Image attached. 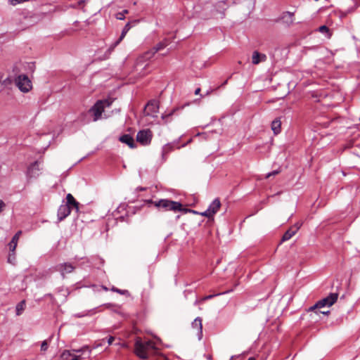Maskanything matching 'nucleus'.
Returning a JSON list of instances; mask_svg holds the SVG:
<instances>
[{"mask_svg": "<svg viewBox=\"0 0 360 360\" xmlns=\"http://www.w3.org/2000/svg\"><path fill=\"white\" fill-rule=\"evenodd\" d=\"M157 349L155 343L151 340L143 341L137 338L134 345V353L142 359H148L150 352Z\"/></svg>", "mask_w": 360, "mask_h": 360, "instance_id": "1", "label": "nucleus"}, {"mask_svg": "<svg viewBox=\"0 0 360 360\" xmlns=\"http://www.w3.org/2000/svg\"><path fill=\"white\" fill-rule=\"evenodd\" d=\"M148 202L153 203L156 207L165 211L179 212L183 210L182 205L180 202L167 199H161L158 201L150 200Z\"/></svg>", "mask_w": 360, "mask_h": 360, "instance_id": "2", "label": "nucleus"}, {"mask_svg": "<svg viewBox=\"0 0 360 360\" xmlns=\"http://www.w3.org/2000/svg\"><path fill=\"white\" fill-rule=\"evenodd\" d=\"M112 102V101L108 99L98 101L89 111L94 117L93 121L96 122L101 119L105 108L110 107Z\"/></svg>", "mask_w": 360, "mask_h": 360, "instance_id": "3", "label": "nucleus"}, {"mask_svg": "<svg viewBox=\"0 0 360 360\" xmlns=\"http://www.w3.org/2000/svg\"><path fill=\"white\" fill-rule=\"evenodd\" d=\"M169 44V41L165 39L163 41L159 42L155 46H154L152 49L146 51L143 54L140 56L136 60V65L139 63L146 62L150 60L153 56L159 51L162 50Z\"/></svg>", "mask_w": 360, "mask_h": 360, "instance_id": "4", "label": "nucleus"}, {"mask_svg": "<svg viewBox=\"0 0 360 360\" xmlns=\"http://www.w3.org/2000/svg\"><path fill=\"white\" fill-rule=\"evenodd\" d=\"M15 84L23 93H27L32 89L31 80L24 74H20L15 78Z\"/></svg>", "mask_w": 360, "mask_h": 360, "instance_id": "5", "label": "nucleus"}, {"mask_svg": "<svg viewBox=\"0 0 360 360\" xmlns=\"http://www.w3.org/2000/svg\"><path fill=\"white\" fill-rule=\"evenodd\" d=\"M88 347H84L82 349H77V350H65L62 354L61 357L63 360H82V358L81 357V354L76 355L73 352H77L79 354H82L85 350H88Z\"/></svg>", "mask_w": 360, "mask_h": 360, "instance_id": "6", "label": "nucleus"}, {"mask_svg": "<svg viewBox=\"0 0 360 360\" xmlns=\"http://www.w3.org/2000/svg\"><path fill=\"white\" fill-rule=\"evenodd\" d=\"M221 203L218 198L214 199L210 205L209 207L204 212H201L202 216L212 217L220 208Z\"/></svg>", "mask_w": 360, "mask_h": 360, "instance_id": "7", "label": "nucleus"}, {"mask_svg": "<svg viewBox=\"0 0 360 360\" xmlns=\"http://www.w3.org/2000/svg\"><path fill=\"white\" fill-rule=\"evenodd\" d=\"M152 139V132L149 129L142 130L138 132L136 140L142 145H148Z\"/></svg>", "mask_w": 360, "mask_h": 360, "instance_id": "8", "label": "nucleus"}, {"mask_svg": "<svg viewBox=\"0 0 360 360\" xmlns=\"http://www.w3.org/2000/svg\"><path fill=\"white\" fill-rule=\"evenodd\" d=\"M191 328L198 340H201L202 338V324L201 318H195L191 323Z\"/></svg>", "mask_w": 360, "mask_h": 360, "instance_id": "9", "label": "nucleus"}, {"mask_svg": "<svg viewBox=\"0 0 360 360\" xmlns=\"http://www.w3.org/2000/svg\"><path fill=\"white\" fill-rule=\"evenodd\" d=\"M39 162L36 161L28 167L27 172V177L29 179H35L39 176Z\"/></svg>", "mask_w": 360, "mask_h": 360, "instance_id": "10", "label": "nucleus"}, {"mask_svg": "<svg viewBox=\"0 0 360 360\" xmlns=\"http://www.w3.org/2000/svg\"><path fill=\"white\" fill-rule=\"evenodd\" d=\"M75 266L70 263H63L58 264L56 266V270L60 271L61 275L64 276L66 274H70L73 271Z\"/></svg>", "mask_w": 360, "mask_h": 360, "instance_id": "11", "label": "nucleus"}, {"mask_svg": "<svg viewBox=\"0 0 360 360\" xmlns=\"http://www.w3.org/2000/svg\"><path fill=\"white\" fill-rule=\"evenodd\" d=\"M71 210L68 205H61L58 210V219L62 221L70 214Z\"/></svg>", "mask_w": 360, "mask_h": 360, "instance_id": "12", "label": "nucleus"}, {"mask_svg": "<svg viewBox=\"0 0 360 360\" xmlns=\"http://www.w3.org/2000/svg\"><path fill=\"white\" fill-rule=\"evenodd\" d=\"M158 103L156 101H149L145 108L146 115H149L158 112Z\"/></svg>", "mask_w": 360, "mask_h": 360, "instance_id": "13", "label": "nucleus"}, {"mask_svg": "<svg viewBox=\"0 0 360 360\" xmlns=\"http://www.w3.org/2000/svg\"><path fill=\"white\" fill-rule=\"evenodd\" d=\"M281 20L288 26L293 24L294 13L286 11L282 13Z\"/></svg>", "mask_w": 360, "mask_h": 360, "instance_id": "14", "label": "nucleus"}, {"mask_svg": "<svg viewBox=\"0 0 360 360\" xmlns=\"http://www.w3.org/2000/svg\"><path fill=\"white\" fill-rule=\"evenodd\" d=\"M266 60V56L264 53H260L257 51H255L252 56V63L254 65H257L261 62H264Z\"/></svg>", "mask_w": 360, "mask_h": 360, "instance_id": "15", "label": "nucleus"}, {"mask_svg": "<svg viewBox=\"0 0 360 360\" xmlns=\"http://www.w3.org/2000/svg\"><path fill=\"white\" fill-rule=\"evenodd\" d=\"M119 140L123 143L129 146L131 148H134L136 147V143L133 137L129 134H124L121 136Z\"/></svg>", "mask_w": 360, "mask_h": 360, "instance_id": "16", "label": "nucleus"}, {"mask_svg": "<svg viewBox=\"0 0 360 360\" xmlns=\"http://www.w3.org/2000/svg\"><path fill=\"white\" fill-rule=\"evenodd\" d=\"M124 38V37H122V34L121 33L120 38L108 48V49L104 54L103 57L101 58V59H108L110 57L111 53L114 51L115 48L123 40Z\"/></svg>", "mask_w": 360, "mask_h": 360, "instance_id": "17", "label": "nucleus"}, {"mask_svg": "<svg viewBox=\"0 0 360 360\" xmlns=\"http://www.w3.org/2000/svg\"><path fill=\"white\" fill-rule=\"evenodd\" d=\"M67 202L65 205H68L71 208H75L77 212L79 211V202L76 201L72 194L68 193L66 196Z\"/></svg>", "mask_w": 360, "mask_h": 360, "instance_id": "18", "label": "nucleus"}, {"mask_svg": "<svg viewBox=\"0 0 360 360\" xmlns=\"http://www.w3.org/2000/svg\"><path fill=\"white\" fill-rule=\"evenodd\" d=\"M326 306L328 307V303L326 297H325V298L319 300V302H317L314 306L311 307L309 309V311H314L316 309H321V308L326 307Z\"/></svg>", "mask_w": 360, "mask_h": 360, "instance_id": "19", "label": "nucleus"}, {"mask_svg": "<svg viewBox=\"0 0 360 360\" xmlns=\"http://www.w3.org/2000/svg\"><path fill=\"white\" fill-rule=\"evenodd\" d=\"M281 122L277 118L275 119L271 123V129L275 134H278L281 132Z\"/></svg>", "mask_w": 360, "mask_h": 360, "instance_id": "20", "label": "nucleus"}, {"mask_svg": "<svg viewBox=\"0 0 360 360\" xmlns=\"http://www.w3.org/2000/svg\"><path fill=\"white\" fill-rule=\"evenodd\" d=\"M338 295H339L338 292H331L326 297L328 307L332 306L334 303L336 302L338 298Z\"/></svg>", "mask_w": 360, "mask_h": 360, "instance_id": "21", "label": "nucleus"}, {"mask_svg": "<svg viewBox=\"0 0 360 360\" xmlns=\"http://www.w3.org/2000/svg\"><path fill=\"white\" fill-rule=\"evenodd\" d=\"M53 335L50 336L48 339L44 340L40 345V350L41 352L44 353L47 351L49 346L51 342Z\"/></svg>", "mask_w": 360, "mask_h": 360, "instance_id": "22", "label": "nucleus"}, {"mask_svg": "<svg viewBox=\"0 0 360 360\" xmlns=\"http://www.w3.org/2000/svg\"><path fill=\"white\" fill-rule=\"evenodd\" d=\"M296 232L290 227L283 236L281 242H284L290 240L293 236H295Z\"/></svg>", "mask_w": 360, "mask_h": 360, "instance_id": "23", "label": "nucleus"}, {"mask_svg": "<svg viewBox=\"0 0 360 360\" xmlns=\"http://www.w3.org/2000/svg\"><path fill=\"white\" fill-rule=\"evenodd\" d=\"M174 148V143H167L165 146H163L162 148V157L165 158V156L168 154L170 151H172Z\"/></svg>", "mask_w": 360, "mask_h": 360, "instance_id": "24", "label": "nucleus"}, {"mask_svg": "<svg viewBox=\"0 0 360 360\" xmlns=\"http://www.w3.org/2000/svg\"><path fill=\"white\" fill-rule=\"evenodd\" d=\"M25 306H26V304H25V300L21 301L16 305L15 312H16L17 316H20L22 314V312L24 311V310L25 309Z\"/></svg>", "mask_w": 360, "mask_h": 360, "instance_id": "25", "label": "nucleus"}, {"mask_svg": "<svg viewBox=\"0 0 360 360\" xmlns=\"http://www.w3.org/2000/svg\"><path fill=\"white\" fill-rule=\"evenodd\" d=\"M18 241V240H15V239L12 238L11 241L9 243L8 246H9L10 251L11 252H15V248L17 247Z\"/></svg>", "mask_w": 360, "mask_h": 360, "instance_id": "26", "label": "nucleus"}, {"mask_svg": "<svg viewBox=\"0 0 360 360\" xmlns=\"http://www.w3.org/2000/svg\"><path fill=\"white\" fill-rule=\"evenodd\" d=\"M129 13L128 10H124L122 12H119L116 14V18L117 20H124L125 18L124 15Z\"/></svg>", "mask_w": 360, "mask_h": 360, "instance_id": "27", "label": "nucleus"}, {"mask_svg": "<svg viewBox=\"0 0 360 360\" xmlns=\"http://www.w3.org/2000/svg\"><path fill=\"white\" fill-rule=\"evenodd\" d=\"M131 29V25H130V22H127L125 26L124 27L122 31V37H125L127 33L129 32V30Z\"/></svg>", "mask_w": 360, "mask_h": 360, "instance_id": "28", "label": "nucleus"}, {"mask_svg": "<svg viewBox=\"0 0 360 360\" xmlns=\"http://www.w3.org/2000/svg\"><path fill=\"white\" fill-rule=\"evenodd\" d=\"M319 32H321L322 33H327V34H328V37L330 36V30H329L328 27L327 26H326V25L321 26L319 28Z\"/></svg>", "mask_w": 360, "mask_h": 360, "instance_id": "29", "label": "nucleus"}, {"mask_svg": "<svg viewBox=\"0 0 360 360\" xmlns=\"http://www.w3.org/2000/svg\"><path fill=\"white\" fill-rule=\"evenodd\" d=\"M281 172V170L280 169H276V170H274L271 172H269L266 175V179H268L269 178L270 176H275V175H277L279 173Z\"/></svg>", "mask_w": 360, "mask_h": 360, "instance_id": "30", "label": "nucleus"}, {"mask_svg": "<svg viewBox=\"0 0 360 360\" xmlns=\"http://www.w3.org/2000/svg\"><path fill=\"white\" fill-rule=\"evenodd\" d=\"M214 296H216V295H208V296H205V297H202V298L201 299V300H200V301H199V300H196V301H195V304H198L199 302H202V301H205V300H206L210 299V298H212V297H214Z\"/></svg>", "mask_w": 360, "mask_h": 360, "instance_id": "31", "label": "nucleus"}, {"mask_svg": "<svg viewBox=\"0 0 360 360\" xmlns=\"http://www.w3.org/2000/svg\"><path fill=\"white\" fill-rule=\"evenodd\" d=\"M302 226V224L301 223H296L293 226H292L291 228L297 233V231L300 229V228Z\"/></svg>", "mask_w": 360, "mask_h": 360, "instance_id": "32", "label": "nucleus"}, {"mask_svg": "<svg viewBox=\"0 0 360 360\" xmlns=\"http://www.w3.org/2000/svg\"><path fill=\"white\" fill-rule=\"evenodd\" d=\"M8 259V262L11 263L12 260L15 259V253L14 252L10 253Z\"/></svg>", "mask_w": 360, "mask_h": 360, "instance_id": "33", "label": "nucleus"}, {"mask_svg": "<svg viewBox=\"0 0 360 360\" xmlns=\"http://www.w3.org/2000/svg\"><path fill=\"white\" fill-rule=\"evenodd\" d=\"M6 204L3 200H0V213L4 210Z\"/></svg>", "mask_w": 360, "mask_h": 360, "instance_id": "34", "label": "nucleus"}, {"mask_svg": "<svg viewBox=\"0 0 360 360\" xmlns=\"http://www.w3.org/2000/svg\"><path fill=\"white\" fill-rule=\"evenodd\" d=\"M21 234V231H18L15 236L13 237V239H15V240H18L19 238H20V236Z\"/></svg>", "mask_w": 360, "mask_h": 360, "instance_id": "35", "label": "nucleus"}, {"mask_svg": "<svg viewBox=\"0 0 360 360\" xmlns=\"http://www.w3.org/2000/svg\"><path fill=\"white\" fill-rule=\"evenodd\" d=\"M114 337L112 336H110L108 340V345H111L112 343V342L114 341Z\"/></svg>", "mask_w": 360, "mask_h": 360, "instance_id": "36", "label": "nucleus"}, {"mask_svg": "<svg viewBox=\"0 0 360 360\" xmlns=\"http://www.w3.org/2000/svg\"><path fill=\"white\" fill-rule=\"evenodd\" d=\"M116 292L120 293V294H122V295H123L124 293V290H120V289L116 290Z\"/></svg>", "mask_w": 360, "mask_h": 360, "instance_id": "37", "label": "nucleus"}, {"mask_svg": "<svg viewBox=\"0 0 360 360\" xmlns=\"http://www.w3.org/2000/svg\"><path fill=\"white\" fill-rule=\"evenodd\" d=\"M200 91V88L196 89L195 91V95L199 94Z\"/></svg>", "mask_w": 360, "mask_h": 360, "instance_id": "38", "label": "nucleus"}, {"mask_svg": "<svg viewBox=\"0 0 360 360\" xmlns=\"http://www.w3.org/2000/svg\"><path fill=\"white\" fill-rule=\"evenodd\" d=\"M320 312L325 315H328L329 314V311H321Z\"/></svg>", "mask_w": 360, "mask_h": 360, "instance_id": "39", "label": "nucleus"}, {"mask_svg": "<svg viewBox=\"0 0 360 360\" xmlns=\"http://www.w3.org/2000/svg\"><path fill=\"white\" fill-rule=\"evenodd\" d=\"M248 360H255L254 357H250Z\"/></svg>", "mask_w": 360, "mask_h": 360, "instance_id": "40", "label": "nucleus"}, {"mask_svg": "<svg viewBox=\"0 0 360 360\" xmlns=\"http://www.w3.org/2000/svg\"><path fill=\"white\" fill-rule=\"evenodd\" d=\"M116 290H118L117 288H112V290L116 292Z\"/></svg>", "mask_w": 360, "mask_h": 360, "instance_id": "41", "label": "nucleus"}, {"mask_svg": "<svg viewBox=\"0 0 360 360\" xmlns=\"http://www.w3.org/2000/svg\"><path fill=\"white\" fill-rule=\"evenodd\" d=\"M230 291H232V290H226V293H228V292H230Z\"/></svg>", "mask_w": 360, "mask_h": 360, "instance_id": "42", "label": "nucleus"}]
</instances>
